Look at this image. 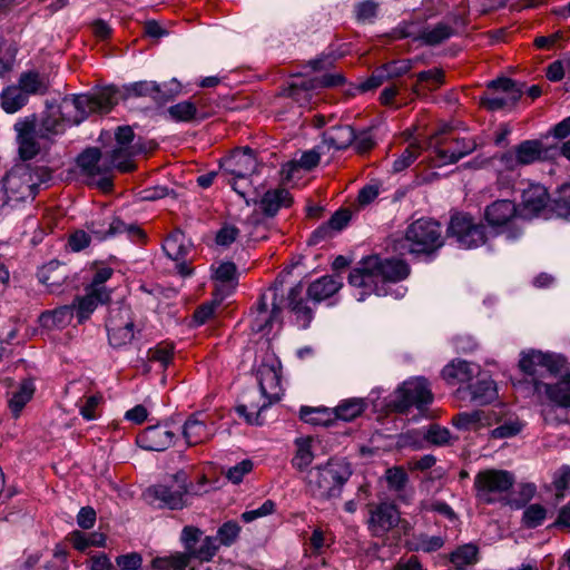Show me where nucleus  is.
<instances>
[{"label":"nucleus","mask_w":570,"mask_h":570,"mask_svg":"<svg viewBox=\"0 0 570 570\" xmlns=\"http://www.w3.org/2000/svg\"><path fill=\"white\" fill-rule=\"evenodd\" d=\"M410 272V266L402 259L371 255L362 258L351 271L348 283L353 287L362 289L358 301H363L366 295L371 294L401 298L405 295L406 288L403 286L393 288V286L404 281Z\"/></svg>","instance_id":"nucleus-1"},{"label":"nucleus","mask_w":570,"mask_h":570,"mask_svg":"<svg viewBox=\"0 0 570 570\" xmlns=\"http://www.w3.org/2000/svg\"><path fill=\"white\" fill-rule=\"evenodd\" d=\"M118 102V90L106 87L92 95L66 97L60 105V116L50 114L39 128L42 138L50 139L66 130L67 125H78L92 112H108Z\"/></svg>","instance_id":"nucleus-2"},{"label":"nucleus","mask_w":570,"mask_h":570,"mask_svg":"<svg viewBox=\"0 0 570 570\" xmlns=\"http://www.w3.org/2000/svg\"><path fill=\"white\" fill-rule=\"evenodd\" d=\"M49 173L45 168H32L28 164H17L1 179L4 204L18 205L33 200L39 186Z\"/></svg>","instance_id":"nucleus-3"},{"label":"nucleus","mask_w":570,"mask_h":570,"mask_svg":"<svg viewBox=\"0 0 570 570\" xmlns=\"http://www.w3.org/2000/svg\"><path fill=\"white\" fill-rule=\"evenodd\" d=\"M351 474L348 463L343 460L331 459L325 465L308 471L306 476L307 490L316 499L337 498Z\"/></svg>","instance_id":"nucleus-4"},{"label":"nucleus","mask_w":570,"mask_h":570,"mask_svg":"<svg viewBox=\"0 0 570 570\" xmlns=\"http://www.w3.org/2000/svg\"><path fill=\"white\" fill-rule=\"evenodd\" d=\"M441 225L429 218H420L410 224L402 240V248L411 254H431L442 247Z\"/></svg>","instance_id":"nucleus-5"},{"label":"nucleus","mask_w":570,"mask_h":570,"mask_svg":"<svg viewBox=\"0 0 570 570\" xmlns=\"http://www.w3.org/2000/svg\"><path fill=\"white\" fill-rule=\"evenodd\" d=\"M189 493V482L185 471H178L169 475L158 484L148 488L146 491L148 498L159 501L161 507L171 510L186 507Z\"/></svg>","instance_id":"nucleus-6"},{"label":"nucleus","mask_w":570,"mask_h":570,"mask_svg":"<svg viewBox=\"0 0 570 570\" xmlns=\"http://www.w3.org/2000/svg\"><path fill=\"white\" fill-rule=\"evenodd\" d=\"M514 482V475L505 470L480 471L474 478L475 497L482 503H495L509 493Z\"/></svg>","instance_id":"nucleus-7"},{"label":"nucleus","mask_w":570,"mask_h":570,"mask_svg":"<svg viewBox=\"0 0 570 570\" xmlns=\"http://www.w3.org/2000/svg\"><path fill=\"white\" fill-rule=\"evenodd\" d=\"M430 147L434 153V166L441 167L458 163L471 154L476 148V144L472 139L456 138L442 130L431 138Z\"/></svg>","instance_id":"nucleus-8"},{"label":"nucleus","mask_w":570,"mask_h":570,"mask_svg":"<svg viewBox=\"0 0 570 570\" xmlns=\"http://www.w3.org/2000/svg\"><path fill=\"white\" fill-rule=\"evenodd\" d=\"M433 394L425 379L416 377L405 381L395 392L393 407L399 413H405L415 406L422 411L432 403Z\"/></svg>","instance_id":"nucleus-9"},{"label":"nucleus","mask_w":570,"mask_h":570,"mask_svg":"<svg viewBox=\"0 0 570 570\" xmlns=\"http://www.w3.org/2000/svg\"><path fill=\"white\" fill-rule=\"evenodd\" d=\"M163 250L175 263V268L183 277L193 274L195 248L190 239L180 230L173 232L163 244Z\"/></svg>","instance_id":"nucleus-10"},{"label":"nucleus","mask_w":570,"mask_h":570,"mask_svg":"<svg viewBox=\"0 0 570 570\" xmlns=\"http://www.w3.org/2000/svg\"><path fill=\"white\" fill-rule=\"evenodd\" d=\"M448 235L464 248L478 247L485 242L484 226L468 214L458 213L450 219Z\"/></svg>","instance_id":"nucleus-11"},{"label":"nucleus","mask_w":570,"mask_h":570,"mask_svg":"<svg viewBox=\"0 0 570 570\" xmlns=\"http://www.w3.org/2000/svg\"><path fill=\"white\" fill-rule=\"evenodd\" d=\"M202 532L194 527H185L181 532V541L185 544L186 552L177 553L167 558H156L151 567L156 570H199L193 564L191 553L195 550Z\"/></svg>","instance_id":"nucleus-12"},{"label":"nucleus","mask_w":570,"mask_h":570,"mask_svg":"<svg viewBox=\"0 0 570 570\" xmlns=\"http://www.w3.org/2000/svg\"><path fill=\"white\" fill-rule=\"evenodd\" d=\"M489 89L494 92L483 97L481 104L492 111L515 105L522 96V89L509 78L492 80L489 83Z\"/></svg>","instance_id":"nucleus-13"},{"label":"nucleus","mask_w":570,"mask_h":570,"mask_svg":"<svg viewBox=\"0 0 570 570\" xmlns=\"http://www.w3.org/2000/svg\"><path fill=\"white\" fill-rule=\"evenodd\" d=\"M127 91L129 96L150 97L156 102L163 104L180 92V83L176 79L164 83L142 80L131 83Z\"/></svg>","instance_id":"nucleus-14"},{"label":"nucleus","mask_w":570,"mask_h":570,"mask_svg":"<svg viewBox=\"0 0 570 570\" xmlns=\"http://www.w3.org/2000/svg\"><path fill=\"white\" fill-rule=\"evenodd\" d=\"M77 164L87 176H101L98 186L102 190L106 191L112 187L111 179L106 176L110 171V165H107L105 155H101L98 148L86 149L79 155Z\"/></svg>","instance_id":"nucleus-15"},{"label":"nucleus","mask_w":570,"mask_h":570,"mask_svg":"<svg viewBox=\"0 0 570 570\" xmlns=\"http://www.w3.org/2000/svg\"><path fill=\"white\" fill-rule=\"evenodd\" d=\"M343 82L344 77L341 73L325 75L322 79H301L289 85L287 95L304 107L308 105L313 90L321 87H336Z\"/></svg>","instance_id":"nucleus-16"},{"label":"nucleus","mask_w":570,"mask_h":570,"mask_svg":"<svg viewBox=\"0 0 570 570\" xmlns=\"http://www.w3.org/2000/svg\"><path fill=\"white\" fill-rule=\"evenodd\" d=\"M476 381L468 384L466 387H459L456 395L461 400H469L479 405L492 403L498 399L495 382L487 374L481 373Z\"/></svg>","instance_id":"nucleus-17"},{"label":"nucleus","mask_w":570,"mask_h":570,"mask_svg":"<svg viewBox=\"0 0 570 570\" xmlns=\"http://www.w3.org/2000/svg\"><path fill=\"white\" fill-rule=\"evenodd\" d=\"M561 366L562 361L559 357L539 351L522 353L519 361L521 371L533 377L537 375L543 376L544 372L557 373Z\"/></svg>","instance_id":"nucleus-18"},{"label":"nucleus","mask_w":570,"mask_h":570,"mask_svg":"<svg viewBox=\"0 0 570 570\" xmlns=\"http://www.w3.org/2000/svg\"><path fill=\"white\" fill-rule=\"evenodd\" d=\"M400 512L392 503H380L370 508L368 529L374 537H384L400 522Z\"/></svg>","instance_id":"nucleus-19"},{"label":"nucleus","mask_w":570,"mask_h":570,"mask_svg":"<svg viewBox=\"0 0 570 570\" xmlns=\"http://www.w3.org/2000/svg\"><path fill=\"white\" fill-rule=\"evenodd\" d=\"M176 433L168 424L148 426L137 438L140 448L148 451H164L175 440Z\"/></svg>","instance_id":"nucleus-20"},{"label":"nucleus","mask_w":570,"mask_h":570,"mask_svg":"<svg viewBox=\"0 0 570 570\" xmlns=\"http://www.w3.org/2000/svg\"><path fill=\"white\" fill-rule=\"evenodd\" d=\"M502 409L500 410H475L471 412H461L456 414L452 421L460 430H479L498 423L501 419Z\"/></svg>","instance_id":"nucleus-21"},{"label":"nucleus","mask_w":570,"mask_h":570,"mask_svg":"<svg viewBox=\"0 0 570 570\" xmlns=\"http://www.w3.org/2000/svg\"><path fill=\"white\" fill-rule=\"evenodd\" d=\"M549 195L540 184H531L522 191L520 215L524 218H532L546 214Z\"/></svg>","instance_id":"nucleus-22"},{"label":"nucleus","mask_w":570,"mask_h":570,"mask_svg":"<svg viewBox=\"0 0 570 570\" xmlns=\"http://www.w3.org/2000/svg\"><path fill=\"white\" fill-rule=\"evenodd\" d=\"M481 374L479 365L463 360H454L442 370V377L450 385L472 383V380Z\"/></svg>","instance_id":"nucleus-23"},{"label":"nucleus","mask_w":570,"mask_h":570,"mask_svg":"<svg viewBox=\"0 0 570 570\" xmlns=\"http://www.w3.org/2000/svg\"><path fill=\"white\" fill-rule=\"evenodd\" d=\"M257 160L250 149L234 153L224 164V171L237 179H247L257 169Z\"/></svg>","instance_id":"nucleus-24"},{"label":"nucleus","mask_w":570,"mask_h":570,"mask_svg":"<svg viewBox=\"0 0 570 570\" xmlns=\"http://www.w3.org/2000/svg\"><path fill=\"white\" fill-rule=\"evenodd\" d=\"M203 416L202 413L194 414L185 422L183 435L188 445L203 443L215 434L214 424L208 425Z\"/></svg>","instance_id":"nucleus-25"},{"label":"nucleus","mask_w":570,"mask_h":570,"mask_svg":"<svg viewBox=\"0 0 570 570\" xmlns=\"http://www.w3.org/2000/svg\"><path fill=\"white\" fill-rule=\"evenodd\" d=\"M343 286L340 275H326L312 282L307 288V296L315 303H320L332 297Z\"/></svg>","instance_id":"nucleus-26"},{"label":"nucleus","mask_w":570,"mask_h":570,"mask_svg":"<svg viewBox=\"0 0 570 570\" xmlns=\"http://www.w3.org/2000/svg\"><path fill=\"white\" fill-rule=\"evenodd\" d=\"M303 286L301 284L291 288L288 293V308L295 316V322L301 328H306L313 320V309L303 298Z\"/></svg>","instance_id":"nucleus-27"},{"label":"nucleus","mask_w":570,"mask_h":570,"mask_svg":"<svg viewBox=\"0 0 570 570\" xmlns=\"http://www.w3.org/2000/svg\"><path fill=\"white\" fill-rule=\"evenodd\" d=\"M517 217V206L509 199L495 200L485 209V219L493 227H501Z\"/></svg>","instance_id":"nucleus-28"},{"label":"nucleus","mask_w":570,"mask_h":570,"mask_svg":"<svg viewBox=\"0 0 570 570\" xmlns=\"http://www.w3.org/2000/svg\"><path fill=\"white\" fill-rule=\"evenodd\" d=\"M354 139L355 132L351 126H334L323 132L322 145L317 148L342 150L350 147Z\"/></svg>","instance_id":"nucleus-29"},{"label":"nucleus","mask_w":570,"mask_h":570,"mask_svg":"<svg viewBox=\"0 0 570 570\" xmlns=\"http://www.w3.org/2000/svg\"><path fill=\"white\" fill-rule=\"evenodd\" d=\"M139 146H115L110 153H106L107 165L111 169L128 173L135 169L132 158L140 153Z\"/></svg>","instance_id":"nucleus-30"},{"label":"nucleus","mask_w":570,"mask_h":570,"mask_svg":"<svg viewBox=\"0 0 570 570\" xmlns=\"http://www.w3.org/2000/svg\"><path fill=\"white\" fill-rule=\"evenodd\" d=\"M385 480L389 490L394 492L401 501L409 503L412 500L413 491H406L409 476L403 468L393 466L387 469L385 471Z\"/></svg>","instance_id":"nucleus-31"},{"label":"nucleus","mask_w":570,"mask_h":570,"mask_svg":"<svg viewBox=\"0 0 570 570\" xmlns=\"http://www.w3.org/2000/svg\"><path fill=\"white\" fill-rule=\"evenodd\" d=\"M281 308L273 303L272 312H268L266 295H262L257 303L255 317L252 323V330L256 333L265 332L272 326L273 322L278 317Z\"/></svg>","instance_id":"nucleus-32"},{"label":"nucleus","mask_w":570,"mask_h":570,"mask_svg":"<svg viewBox=\"0 0 570 570\" xmlns=\"http://www.w3.org/2000/svg\"><path fill=\"white\" fill-rule=\"evenodd\" d=\"M291 204V194L284 188L268 190L261 199V208L268 216H274L279 208L288 207Z\"/></svg>","instance_id":"nucleus-33"},{"label":"nucleus","mask_w":570,"mask_h":570,"mask_svg":"<svg viewBox=\"0 0 570 570\" xmlns=\"http://www.w3.org/2000/svg\"><path fill=\"white\" fill-rule=\"evenodd\" d=\"M39 281L51 291L58 289L67 278L66 268L58 262L51 261L38 272Z\"/></svg>","instance_id":"nucleus-34"},{"label":"nucleus","mask_w":570,"mask_h":570,"mask_svg":"<svg viewBox=\"0 0 570 570\" xmlns=\"http://www.w3.org/2000/svg\"><path fill=\"white\" fill-rule=\"evenodd\" d=\"M522 166L531 165L544 158V147L540 140H523L513 147Z\"/></svg>","instance_id":"nucleus-35"},{"label":"nucleus","mask_w":570,"mask_h":570,"mask_svg":"<svg viewBox=\"0 0 570 570\" xmlns=\"http://www.w3.org/2000/svg\"><path fill=\"white\" fill-rule=\"evenodd\" d=\"M17 86L21 88L28 97L30 95H45L48 90L47 78L33 70L22 72L18 79Z\"/></svg>","instance_id":"nucleus-36"},{"label":"nucleus","mask_w":570,"mask_h":570,"mask_svg":"<svg viewBox=\"0 0 570 570\" xmlns=\"http://www.w3.org/2000/svg\"><path fill=\"white\" fill-rule=\"evenodd\" d=\"M108 302L109 299H100V296L94 293V291L86 288V295L77 297L72 306L79 323H82L89 318L99 304H106Z\"/></svg>","instance_id":"nucleus-37"},{"label":"nucleus","mask_w":570,"mask_h":570,"mask_svg":"<svg viewBox=\"0 0 570 570\" xmlns=\"http://www.w3.org/2000/svg\"><path fill=\"white\" fill-rule=\"evenodd\" d=\"M28 96L17 85L6 87L1 95V107L8 114H14L28 102Z\"/></svg>","instance_id":"nucleus-38"},{"label":"nucleus","mask_w":570,"mask_h":570,"mask_svg":"<svg viewBox=\"0 0 570 570\" xmlns=\"http://www.w3.org/2000/svg\"><path fill=\"white\" fill-rule=\"evenodd\" d=\"M366 406L364 399H347L333 409V415L343 421H352L360 416L365 411Z\"/></svg>","instance_id":"nucleus-39"},{"label":"nucleus","mask_w":570,"mask_h":570,"mask_svg":"<svg viewBox=\"0 0 570 570\" xmlns=\"http://www.w3.org/2000/svg\"><path fill=\"white\" fill-rule=\"evenodd\" d=\"M35 393V384L30 380H24L19 385L18 390L14 391L9 399V409L13 416H19L22 409L31 400Z\"/></svg>","instance_id":"nucleus-40"},{"label":"nucleus","mask_w":570,"mask_h":570,"mask_svg":"<svg viewBox=\"0 0 570 570\" xmlns=\"http://www.w3.org/2000/svg\"><path fill=\"white\" fill-rule=\"evenodd\" d=\"M534 386L537 391L544 387L548 397L558 403L561 406H570V385L567 382H559L554 385L544 384L534 380Z\"/></svg>","instance_id":"nucleus-41"},{"label":"nucleus","mask_w":570,"mask_h":570,"mask_svg":"<svg viewBox=\"0 0 570 570\" xmlns=\"http://www.w3.org/2000/svg\"><path fill=\"white\" fill-rule=\"evenodd\" d=\"M122 226V222L118 218L108 220L106 218L92 219L88 223L87 228L97 239L102 240L107 237L116 236L117 229Z\"/></svg>","instance_id":"nucleus-42"},{"label":"nucleus","mask_w":570,"mask_h":570,"mask_svg":"<svg viewBox=\"0 0 570 570\" xmlns=\"http://www.w3.org/2000/svg\"><path fill=\"white\" fill-rule=\"evenodd\" d=\"M73 306L65 305L51 312L41 314V323L47 327H65L73 317Z\"/></svg>","instance_id":"nucleus-43"},{"label":"nucleus","mask_w":570,"mask_h":570,"mask_svg":"<svg viewBox=\"0 0 570 570\" xmlns=\"http://www.w3.org/2000/svg\"><path fill=\"white\" fill-rule=\"evenodd\" d=\"M321 155L316 149L307 150L302 154L298 160L288 161L283 170L287 178H292L298 168L311 170L320 163Z\"/></svg>","instance_id":"nucleus-44"},{"label":"nucleus","mask_w":570,"mask_h":570,"mask_svg":"<svg viewBox=\"0 0 570 570\" xmlns=\"http://www.w3.org/2000/svg\"><path fill=\"white\" fill-rule=\"evenodd\" d=\"M569 40V31L559 29L548 36L535 37L533 45L541 50H554L563 48Z\"/></svg>","instance_id":"nucleus-45"},{"label":"nucleus","mask_w":570,"mask_h":570,"mask_svg":"<svg viewBox=\"0 0 570 570\" xmlns=\"http://www.w3.org/2000/svg\"><path fill=\"white\" fill-rule=\"evenodd\" d=\"M296 453L293 458V466L304 470L306 469L314 460V453L312 451V439L311 438H301L297 439L296 442Z\"/></svg>","instance_id":"nucleus-46"},{"label":"nucleus","mask_w":570,"mask_h":570,"mask_svg":"<svg viewBox=\"0 0 570 570\" xmlns=\"http://www.w3.org/2000/svg\"><path fill=\"white\" fill-rule=\"evenodd\" d=\"M478 560V548L474 544H464L451 554V562L455 570H465V567Z\"/></svg>","instance_id":"nucleus-47"},{"label":"nucleus","mask_w":570,"mask_h":570,"mask_svg":"<svg viewBox=\"0 0 570 570\" xmlns=\"http://www.w3.org/2000/svg\"><path fill=\"white\" fill-rule=\"evenodd\" d=\"M453 33L454 30L451 26L440 22L434 27L425 28L421 33V39L430 46H435L452 37Z\"/></svg>","instance_id":"nucleus-48"},{"label":"nucleus","mask_w":570,"mask_h":570,"mask_svg":"<svg viewBox=\"0 0 570 570\" xmlns=\"http://www.w3.org/2000/svg\"><path fill=\"white\" fill-rule=\"evenodd\" d=\"M299 417L313 425H327L332 419L333 410L326 407H308L302 406L299 411Z\"/></svg>","instance_id":"nucleus-49"},{"label":"nucleus","mask_w":570,"mask_h":570,"mask_svg":"<svg viewBox=\"0 0 570 570\" xmlns=\"http://www.w3.org/2000/svg\"><path fill=\"white\" fill-rule=\"evenodd\" d=\"M216 541V538L206 537L202 541L200 546L193 550V564H195L199 570H203L204 561H209L215 556L218 549Z\"/></svg>","instance_id":"nucleus-50"},{"label":"nucleus","mask_w":570,"mask_h":570,"mask_svg":"<svg viewBox=\"0 0 570 570\" xmlns=\"http://www.w3.org/2000/svg\"><path fill=\"white\" fill-rule=\"evenodd\" d=\"M112 274L114 271L110 267L98 268L87 288L94 291V293L100 296V299H110V292L106 288L105 283Z\"/></svg>","instance_id":"nucleus-51"},{"label":"nucleus","mask_w":570,"mask_h":570,"mask_svg":"<svg viewBox=\"0 0 570 570\" xmlns=\"http://www.w3.org/2000/svg\"><path fill=\"white\" fill-rule=\"evenodd\" d=\"M108 338L111 345L121 346L134 338V324L126 323L124 326L107 325Z\"/></svg>","instance_id":"nucleus-52"},{"label":"nucleus","mask_w":570,"mask_h":570,"mask_svg":"<svg viewBox=\"0 0 570 570\" xmlns=\"http://www.w3.org/2000/svg\"><path fill=\"white\" fill-rule=\"evenodd\" d=\"M168 115L175 121H191L197 114V108L191 101H181L168 108Z\"/></svg>","instance_id":"nucleus-53"},{"label":"nucleus","mask_w":570,"mask_h":570,"mask_svg":"<svg viewBox=\"0 0 570 570\" xmlns=\"http://www.w3.org/2000/svg\"><path fill=\"white\" fill-rule=\"evenodd\" d=\"M553 210L558 217L570 218V184L559 188L553 200Z\"/></svg>","instance_id":"nucleus-54"},{"label":"nucleus","mask_w":570,"mask_h":570,"mask_svg":"<svg viewBox=\"0 0 570 570\" xmlns=\"http://www.w3.org/2000/svg\"><path fill=\"white\" fill-rule=\"evenodd\" d=\"M547 517V510L543 505L533 503L523 511L522 521L528 528H537L542 524Z\"/></svg>","instance_id":"nucleus-55"},{"label":"nucleus","mask_w":570,"mask_h":570,"mask_svg":"<svg viewBox=\"0 0 570 570\" xmlns=\"http://www.w3.org/2000/svg\"><path fill=\"white\" fill-rule=\"evenodd\" d=\"M277 400H278L277 397L268 399V401L264 402V404L261 406H254V405L248 406L246 404H239L236 407V411L240 416H244L248 423L262 424L263 423V421L261 420L262 411Z\"/></svg>","instance_id":"nucleus-56"},{"label":"nucleus","mask_w":570,"mask_h":570,"mask_svg":"<svg viewBox=\"0 0 570 570\" xmlns=\"http://www.w3.org/2000/svg\"><path fill=\"white\" fill-rule=\"evenodd\" d=\"M420 509L424 512H435L451 521L456 519V514L453 509L445 502L439 500H422L420 502Z\"/></svg>","instance_id":"nucleus-57"},{"label":"nucleus","mask_w":570,"mask_h":570,"mask_svg":"<svg viewBox=\"0 0 570 570\" xmlns=\"http://www.w3.org/2000/svg\"><path fill=\"white\" fill-rule=\"evenodd\" d=\"M17 55L16 46L0 40V77H4L12 70Z\"/></svg>","instance_id":"nucleus-58"},{"label":"nucleus","mask_w":570,"mask_h":570,"mask_svg":"<svg viewBox=\"0 0 570 570\" xmlns=\"http://www.w3.org/2000/svg\"><path fill=\"white\" fill-rule=\"evenodd\" d=\"M421 146L417 144H411L402 155L393 161V171L400 173L406 169L421 154Z\"/></svg>","instance_id":"nucleus-59"},{"label":"nucleus","mask_w":570,"mask_h":570,"mask_svg":"<svg viewBox=\"0 0 570 570\" xmlns=\"http://www.w3.org/2000/svg\"><path fill=\"white\" fill-rule=\"evenodd\" d=\"M523 424L518 419H509L491 431L494 439H508L521 432Z\"/></svg>","instance_id":"nucleus-60"},{"label":"nucleus","mask_w":570,"mask_h":570,"mask_svg":"<svg viewBox=\"0 0 570 570\" xmlns=\"http://www.w3.org/2000/svg\"><path fill=\"white\" fill-rule=\"evenodd\" d=\"M254 464L252 460L245 459L242 462L227 469L224 473L226 479L234 484H238L243 481L244 476L252 472Z\"/></svg>","instance_id":"nucleus-61"},{"label":"nucleus","mask_w":570,"mask_h":570,"mask_svg":"<svg viewBox=\"0 0 570 570\" xmlns=\"http://www.w3.org/2000/svg\"><path fill=\"white\" fill-rule=\"evenodd\" d=\"M174 348L170 344H159L148 351V360L150 362H158L160 366L167 367L171 362Z\"/></svg>","instance_id":"nucleus-62"},{"label":"nucleus","mask_w":570,"mask_h":570,"mask_svg":"<svg viewBox=\"0 0 570 570\" xmlns=\"http://www.w3.org/2000/svg\"><path fill=\"white\" fill-rule=\"evenodd\" d=\"M240 532V527L235 521L225 522L217 531V539L224 546H230L235 542Z\"/></svg>","instance_id":"nucleus-63"},{"label":"nucleus","mask_w":570,"mask_h":570,"mask_svg":"<svg viewBox=\"0 0 570 570\" xmlns=\"http://www.w3.org/2000/svg\"><path fill=\"white\" fill-rule=\"evenodd\" d=\"M102 401L100 394H95L86 397L79 405L81 416L87 421H92L98 417L97 409Z\"/></svg>","instance_id":"nucleus-64"}]
</instances>
